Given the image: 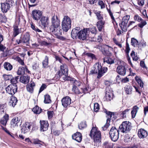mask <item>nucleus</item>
<instances>
[{
    "instance_id": "f257e3e1",
    "label": "nucleus",
    "mask_w": 148,
    "mask_h": 148,
    "mask_svg": "<svg viewBox=\"0 0 148 148\" xmlns=\"http://www.w3.org/2000/svg\"><path fill=\"white\" fill-rule=\"evenodd\" d=\"M51 25L49 28L51 32L56 36L62 35V30L60 29V21L56 15H54L51 19Z\"/></svg>"
},
{
    "instance_id": "f03ea898",
    "label": "nucleus",
    "mask_w": 148,
    "mask_h": 148,
    "mask_svg": "<svg viewBox=\"0 0 148 148\" xmlns=\"http://www.w3.org/2000/svg\"><path fill=\"white\" fill-rule=\"evenodd\" d=\"M88 32L86 28L82 30L79 27H76L72 29L71 32V37L73 39L77 38L80 40H84L86 39Z\"/></svg>"
},
{
    "instance_id": "7ed1b4c3",
    "label": "nucleus",
    "mask_w": 148,
    "mask_h": 148,
    "mask_svg": "<svg viewBox=\"0 0 148 148\" xmlns=\"http://www.w3.org/2000/svg\"><path fill=\"white\" fill-rule=\"evenodd\" d=\"M107 70V67H102L100 64L96 63L91 68L89 75H90L97 74V77L99 79L103 76Z\"/></svg>"
},
{
    "instance_id": "20e7f679",
    "label": "nucleus",
    "mask_w": 148,
    "mask_h": 148,
    "mask_svg": "<svg viewBox=\"0 0 148 148\" xmlns=\"http://www.w3.org/2000/svg\"><path fill=\"white\" fill-rule=\"evenodd\" d=\"M60 70L58 71L54 79H55V78L57 77L56 79L58 80L63 75L64 76L62 77L63 79L66 81V80L65 78L67 77H69L68 76V69L67 66L65 64H62V65H60Z\"/></svg>"
},
{
    "instance_id": "39448f33",
    "label": "nucleus",
    "mask_w": 148,
    "mask_h": 148,
    "mask_svg": "<svg viewBox=\"0 0 148 148\" xmlns=\"http://www.w3.org/2000/svg\"><path fill=\"white\" fill-rule=\"evenodd\" d=\"M97 129V127H93L90 134V136L93 138L94 142L96 143L100 142L101 140V132Z\"/></svg>"
},
{
    "instance_id": "423d86ee",
    "label": "nucleus",
    "mask_w": 148,
    "mask_h": 148,
    "mask_svg": "<svg viewBox=\"0 0 148 148\" xmlns=\"http://www.w3.org/2000/svg\"><path fill=\"white\" fill-rule=\"evenodd\" d=\"M71 26V20L67 16H64L62 22V27L64 31L66 32L70 29Z\"/></svg>"
},
{
    "instance_id": "0eeeda50",
    "label": "nucleus",
    "mask_w": 148,
    "mask_h": 148,
    "mask_svg": "<svg viewBox=\"0 0 148 148\" xmlns=\"http://www.w3.org/2000/svg\"><path fill=\"white\" fill-rule=\"evenodd\" d=\"M119 130L115 127H112L109 132L110 137L114 142L116 141L119 138Z\"/></svg>"
},
{
    "instance_id": "6e6552de",
    "label": "nucleus",
    "mask_w": 148,
    "mask_h": 148,
    "mask_svg": "<svg viewBox=\"0 0 148 148\" xmlns=\"http://www.w3.org/2000/svg\"><path fill=\"white\" fill-rule=\"evenodd\" d=\"M131 123L129 122H123L119 127V129L121 132L126 133L130 131L131 128Z\"/></svg>"
},
{
    "instance_id": "1a4fd4ad",
    "label": "nucleus",
    "mask_w": 148,
    "mask_h": 148,
    "mask_svg": "<svg viewBox=\"0 0 148 148\" xmlns=\"http://www.w3.org/2000/svg\"><path fill=\"white\" fill-rule=\"evenodd\" d=\"M31 15L33 19L38 21L42 16V12L38 10H34L32 11Z\"/></svg>"
},
{
    "instance_id": "9d476101",
    "label": "nucleus",
    "mask_w": 148,
    "mask_h": 148,
    "mask_svg": "<svg viewBox=\"0 0 148 148\" xmlns=\"http://www.w3.org/2000/svg\"><path fill=\"white\" fill-rule=\"evenodd\" d=\"M17 86L10 85L6 88L5 90L7 93L12 95L17 92Z\"/></svg>"
},
{
    "instance_id": "9b49d317",
    "label": "nucleus",
    "mask_w": 148,
    "mask_h": 148,
    "mask_svg": "<svg viewBox=\"0 0 148 148\" xmlns=\"http://www.w3.org/2000/svg\"><path fill=\"white\" fill-rule=\"evenodd\" d=\"M39 20L40 25L44 28L46 27L49 23V18L47 16H42Z\"/></svg>"
},
{
    "instance_id": "f8f14e48",
    "label": "nucleus",
    "mask_w": 148,
    "mask_h": 148,
    "mask_svg": "<svg viewBox=\"0 0 148 148\" xmlns=\"http://www.w3.org/2000/svg\"><path fill=\"white\" fill-rule=\"evenodd\" d=\"M71 99L70 97L68 96H66L63 98L61 102L62 105L64 108H67L69 106L71 103Z\"/></svg>"
},
{
    "instance_id": "ddd939ff",
    "label": "nucleus",
    "mask_w": 148,
    "mask_h": 148,
    "mask_svg": "<svg viewBox=\"0 0 148 148\" xmlns=\"http://www.w3.org/2000/svg\"><path fill=\"white\" fill-rule=\"evenodd\" d=\"M113 49L111 47L107 45H105L104 46L103 53L105 55L110 56L112 55L111 51Z\"/></svg>"
},
{
    "instance_id": "4468645a",
    "label": "nucleus",
    "mask_w": 148,
    "mask_h": 148,
    "mask_svg": "<svg viewBox=\"0 0 148 148\" xmlns=\"http://www.w3.org/2000/svg\"><path fill=\"white\" fill-rule=\"evenodd\" d=\"M40 129L41 131L44 132L47 131L48 129L49 124L47 121H40Z\"/></svg>"
},
{
    "instance_id": "2eb2a0df",
    "label": "nucleus",
    "mask_w": 148,
    "mask_h": 148,
    "mask_svg": "<svg viewBox=\"0 0 148 148\" xmlns=\"http://www.w3.org/2000/svg\"><path fill=\"white\" fill-rule=\"evenodd\" d=\"M66 81H70L73 85V87H78L81 84V82L76 80L73 78L71 77H67L65 78Z\"/></svg>"
},
{
    "instance_id": "dca6fc26",
    "label": "nucleus",
    "mask_w": 148,
    "mask_h": 148,
    "mask_svg": "<svg viewBox=\"0 0 148 148\" xmlns=\"http://www.w3.org/2000/svg\"><path fill=\"white\" fill-rule=\"evenodd\" d=\"M23 41V44L24 45L28 46L29 44L30 36L28 33L25 34L23 36L21 37Z\"/></svg>"
},
{
    "instance_id": "f3484780",
    "label": "nucleus",
    "mask_w": 148,
    "mask_h": 148,
    "mask_svg": "<svg viewBox=\"0 0 148 148\" xmlns=\"http://www.w3.org/2000/svg\"><path fill=\"white\" fill-rule=\"evenodd\" d=\"M138 135L139 138H144L147 136V132L144 129L141 128L138 130Z\"/></svg>"
},
{
    "instance_id": "a211bd4d",
    "label": "nucleus",
    "mask_w": 148,
    "mask_h": 148,
    "mask_svg": "<svg viewBox=\"0 0 148 148\" xmlns=\"http://www.w3.org/2000/svg\"><path fill=\"white\" fill-rule=\"evenodd\" d=\"M73 139L75 140L79 143L80 142L82 139V136L79 132H77L72 136Z\"/></svg>"
},
{
    "instance_id": "6ab92c4d",
    "label": "nucleus",
    "mask_w": 148,
    "mask_h": 148,
    "mask_svg": "<svg viewBox=\"0 0 148 148\" xmlns=\"http://www.w3.org/2000/svg\"><path fill=\"white\" fill-rule=\"evenodd\" d=\"M117 72L119 74L124 75L126 73V69L125 66L119 65L116 69Z\"/></svg>"
},
{
    "instance_id": "aec40b11",
    "label": "nucleus",
    "mask_w": 148,
    "mask_h": 148,
    "mask_svg": "<svg viewBox=\"0 0 148 148\" xmlns=\"http://www.w3.org/2000/svg\"><path fill=\"white\" fill-rule=\"evenodd\" d=\"M10 8V4L6 2L1 4V9L2 11L3 12H6Z\"/></svg>"
},
{
    "instance_id": "412c9836",
    "label": "nucleus",
    "mask_w": 148,
    "mask_h": 148,
    "mask_svg": "<svg viewBox=\"0 0 148 148\" xmlns=\"http://www.w3.org/2000/svg\"><path fill=\"white\" fill-rule=\"evenodd\" d=\"M104 21L103 20H99L97 22L96 25L99 31H102L103 28L104 27Z\"/></svg>"
},
{
    "instance_id": "4be33fe9",
    "label": "nucleus",
    "mask_w": 148,
    "mask_h": 148,
    "mask_svg": "<svg viewBox=\"0 0 148 148\" xmlns=\"http://www.w3.org/2000/svg\"><path fill=\"white\" fill-rule=\"evenodd\" d=\"M35 86V83L33 82H31L30 84H28L27 85V91L30 93H33Z\"/></svg>"
},
{
    "instance_id": "5701e85b",
    "label": "nucleus",
    "mask_w": 148,
    "mask_h": 148,
    "mask_svg": "<svg viewBox=\"0 0 148 148\" xmlns=\"http://www.w3.org/2000/svg\"><path fill=\"white\" fill-rule=\"evenodd\" d=\"M114 60L109 57H105L103 58V61L104 64L106 63L110 65L114 63Z\"/></svg>"
},
{
    "instance_id": "b1692460",
    "label": "nucleus",
    "mask_w": 148,
    "mask_h": 148,
    "mask_svg": "<svg viewBox=\"0 0 148 148\" xmlns=\"http://www.w3.org/2000/svg\"><path fill=\"white\" fill-rule=\"evenodd\" d=\"M20 120L18 117L14 118L11 122V125L12 127H14L18 126V123L19 122Z\"/></svg>"
},
{
    "instance_id": "393cba45",
    "label": "nucleus",
    "mask_w": 148,
    "mask_h": 148,
    "mask_svg": "<svg viewBox=\"0 0 148 148\" xmlns=\"http://www.w3.org/2000/svg\"><path fill=\"white\" fill-rule=\"evenodd\" d=\"M18 101L17 98L14 96H12L9 102V105L10 106L14 107Z\"/></svg>"
},
{
    "instance_id": "a878e982",
    "label": "nucleus",
    "mask_w": 148,
    "mask_h": 148,
    "mask_svg": "<svg viewBox=\"0 0 148 148\" xmlns=\"http://www.w3.org/2000/svg\"><path fill=\"white\" fill-rule=\"evenodd\" d=\"M30 79V77L28 75L21 77H20V81L23 83L25 84L28 83Z\"/></svg>"
},
{
    "instance_id": "bb28decb",
    "label": "nucleus",
    "mask_w": 148,
    "mask_h": 148,
    "mask_svg": "<svg viewBox=\"0 0 148 148\" xmlns=\"http://www.w3.org/2000/svg\"><path fill=\"white\" fill-rule=\"evenodd\" d=\"M8 119L9 115L6 114L3 116L2 119L1 120L0 123L2 125L5 126Z\"/></svg>"
},
{
    "instance_id": "cd10ccee",
    "label": "nucleus",
    "mask_w": 148,
    "mask_h": 148,
    "mask_svg": "<svg viewBox=\"0 0 148 148\" xmlns=\"http://www.w3.org/2000/svg\"><path fill=\"white\" fill-rule=\"evenodd\" d=\"M107 88L106 89V93L105 97L106 101H110L112 98V93L111 92H108Z\"/></svg>"
},
{
    "instance_id": "c85d7f7f",
    "label": "nucleus",
    "mask_w": 148,
    "mask_h": 148,
    "mask_svg": "<svg viewBox=\"0 0 148 148\" xmlns=\"http://www.w3.org/2000/svg\"><path fill=\"white\" fill-rule=\"evenodd\" d=\"M138 109L139 108L136 106H134L131 112L132 117V118H134L135 117Z\"/></svg>"
},
{
    "instance_id": "c756f323",
    "label": "nucleus",
    "mask_w": 148,
    "mask_h": 148,
    "mask_svg": "<svg viewBox=\"0 0 148 148\" xmlns=\"http://www.w3.org/2000/svg\"><path fill=\"white\" fill-rule=\"evenodd\" d=\"M21 31L18 28L17 25L14 26L13 27V36L14 37L16 36L21 32Z\"/></svg>"
},
{
    "instance_id": "7c9ffc66",
    "label": "nucleus",
    "mask_w": 148,
    "mask_h": 148,
    "mask_svg": "<svg viewBox=\"0 0 148 148\" xmlns=\"http://www.w3.org/2000/svg\"><path fill=\"white\" fill-rule=\"evenodd\" d=\"M49 64V58L46 56L45 57L44 59L42 62V67L43 68H47L48 67Z\"/></svg>"
},
{
    "instance_id": "2f4dec72",
    "label": "nucleus",
    "mask_w": 148,
    "mask_h": 148,
    "mask_svg": "<svg viewBox=\"0 0 148 148\" xmlns=\"http://www.w3.org/2000/svg\"><path fill=\"white\" fill-rule=\"evenodd\" d=\"M104 112L107 115V121H109V122H110L112 115L114 116V114H113L112 112L108 111L106 109L104 110Z\"/></svg>"
},
{
    "instance_id": "473e14b6",
    "label": "nucleus",
    "mask_w": 148,
    "mask_h": 148,
    "mask_svg": "<svg viewBox=\"0 0 148 148\" xmlns=\"http://www.w3.org/2000/svg\"><path fill=\"white\" fill-rule=\"evenodd\" d=\"M125 89L127 94L129 95L132 93V88L131 86L129 85H126L125 87Z\"/></svg>"
},
{
    "instance_id": "72a5a7b5",
    "label": "nucleus",
    "mask_w": 148,
    "mask_h": 148,
    "mask_svg": "<svg viewBox=\"0 0 148 148\" xmlns=\"http://www.w3.org/2000/svg\"><path fill=\"white\" fill-rule=\"evenodd\" d=\"M19 78V76H16L15 78H12L10 80L11 83V85H14L15 86H17V85L16 84L18 82Z\"/></svg>"
},
{
    "instance_id": "f704fd0d",
    "label": "nucleus",
    "mask_w": 148,
    "mask_h": 148,
    "mask_svg": "<svg viewBox=\"0 0 148 148\" xmlns=\"http://www.w3.org/2000/svg\"><path fill=\"white\" fill-rule=\"evenodd\" d=\"M4 69L7 71H10L12 69V66L9 63L5 62L3 64Z\"/></svg>"
},
{
    "instance_id": "c9c22d12",
    "label": "nucleus",
    "mask_w": 148,
    "mask_h": 148,
    "mask_svg": "<svg viewBox=\"0 0 148 148\" xmlns=\"http://www.w3.org/2000/svg\"><path fill=\"white\" fill-rule=\"evenodd\" d=\"M131 44L134 47H139V44L138 41L135 38H132L131 39Z\"/></svg>"
},
{
    "instance_id": "e433bc0d",
    "label": "nucleus",
    "mask_w": 148,
    "mask_h": 148,
    "mask_svg": "<svg viewBox=\"0 0 148 148\" xmlns=\"http://www.w3.org/2000/svg\"><path fill=\"white\" fill-rule=\"evenodd\" d=\"M127 23H124V22L122 21L121 23L119 24V26L121 27V29L124 32H125L127 31Z\"/></svg>"
},
{
    "instance_id": "4c0bfd02",
    "label": "nucleus",
    "mask_w": 148,
    "mask_h": 148,
    "mask_svg": "<svg viewBox=\"0 0 148 148\" xmlns=\"http://www.w3.org/2000/svg\"><path fill=\"white\" fill-rule=\"evenodd\" d=\"M32 111L35 114H39L42 112V109L37 106H36L33 108Z\"/></svg>"
},
{
    "instance_id": "58836bf2",
    "label": "nucleus",
    "mask_w": 148,
    "mask_h": 148,
    "mask_svg": "<svg viewBox=\"0 0 148 148\" xmlns=\"http://www.w3.org/2000/svg\"><path fill=\"white\" fill-rule=\"evenodd\" d=\"M87 32L88 31L90 32L92 34L95 35L96 34L97 30L96 27H93L91 28H86Z\"/></svg>"
},
{
    "instance_id": "ea45409f",
    "label": "nucleus",
    "mask_w": 148,
    "mask_h": 148,
    "mask_svg": "<svg viewBox=\"0 0 148 148\" xmlns=\"http://www.w3.org/2000/svg\"><path fill=\"white\" fill-rule=\"evenodd\" d=\"M7 106L6 103L3 104H0V114H2L4 113L5 112V109L7 108Z\"/></svg>"
},
{
    "instance_id": "a19ab883",
    "label": "nucleus",
    "mask_w": 148,
    "mask_h": 148,
    "mask_svg": "<svg viewBox=\"0 0 148 148\" xmlns=\"http://www.w3.org/2000/svg\"><path fill=\"white\" fill-rule=\"evenodd\" d=\"M78 127L79 129L82 130L87 127V124L86 121H83L81 122L78 125Z\"/></svg>"
},
{
    "instance_id": "79ce46f5",
    "label": "nucleus",
    "mask_w": 148,
    "mask_h": 148,
    "mask_svg": "<svg viewBox=\"0 0 148 148\" xmlns=\"http://www.w3.org/2000/svg\"><path fill=\"white\" fill-rule=\"evenodd\" d=\"M51 100L49 95H45V99L44 103H49L51 102Z\"/></svg>"
},
{
    "instance_id": "37998d69",
    "label": "nucleus",
    "mask_w": 148,
    "mask_h": 148,
    "mask_svg": "<svg viewBox=\"0 0 148 148\" xmlns=\"http://www.w3.org/2000/svg\"><path fill=\"white\" fill-rule=\"evenodd\" d=\"M25 73V70L24 68L23 67H20L18 69L17 72V74L18 75L23 74Z\"/></svg>"
},
{
    "instance_id": "c03bdc74",
    "label": "nucleus",
    "mask_w": 148,
    "mask_h": 148,
    "mask_svg": "<svg viewBox=\"0 0 148 148\" xmlns=\"http://www.w3.org/2000/svg\"><path fill=\"white\" fill-rule=\"evenodd\" d=\"M130 55L134 60L137 61L139 59V58L137 56L135 55V52L133 51H132L131 52Z\"/></svg>"
},
{
    "instance_id": "a18cd8bd",
    "label": "nucleus",
    "mask_w": 148,
    "mask_h": 148,
    "mask_svg": "<svg viewBox=\"0 0 148 148\" xmlns=\"http://www.w3.org/2000/svg\"><path fill=\"white\" fill-rule=\"evenodd\" d=\"M95 14L97 17V18L99 20H103V18L102 16L101 15L100 12H96Z\"/></svg>"
},
{
    "instance_id": "49530a36",
    "label": "nucleus",
    "mask_w": 148,
    "mask_h": 148,
    "mask_svg": "<svg viewBox=\"0 0 148 148\" xmlns=\"http://www.w3.org/2000/svg\"><path fill=\"white\" fill-rule=\"evenodd\" d=\"M130 110V109H126L122 112L121 115L122 116L123 118L126 117V115L129 113V112Z\"/></svg>"
},
{
    "instance_id": "de8ad7c7",
    "label": "nucleus",
    "mask_w": 148,
    "mask_h": 148,
    "mask_svg": "<svg viewBox=\"0 0 148 148\" xmlns=\"http://www.w3.org/2000/svg\"><path fill=\"white\" fill-rule=\"evenodd\" d=\"M130 18V16L128 15H126L123 17L122 19V21L127 24L128 21Z\"/></svg>"
},
{
    "instance_id": "09e8293b",
    "label": "nucleus",
    "mask_w": 148,
    "mask_h": 148,
    "mask_svg": "<svg viewBox=\"0 0 148 148\" xmlns=\"http://www.w3.org/2000/svg\"><path fill=\"white\" fill-rule=\"evenodd\" d=\"M32 123L28 122H26L25 124L23 125L22 126L26 127V128L29 129V130L31 128V127Z\"/></svg>"
},
{
    "instance_id": "8fccbe9b",
    "label": "nucleus",
    "mask_w": 148,
    "mask_h": 148,
    "mask_svg": "<svg viewBox=\"0 0 148 148\" xmlns=\"http://www.w3.org/2000/svg\"><path fill=\"white\" fill-rule=\"evenodd\" d=\"M3 77L4 78V79L5 80H8L10 79H11V78L12 77V76L11 75H3Z\"/></svg>"
},
{
    "instance_id": "3c124183",
    "label": "nucleus",
    "mask_w": 148,
    "mask_h": 148,
    "mask_svg": "<svg viewBox=\"0 0 148 148\" xmlns=\"http://www.w3.org/2000/svg\"><path fill=\"white\" fill-rule=\"evenodd\" d=\"M72 91L77 94H79L80 93H82V92L79 91L77 87H73L72 88Z\"/></svg>"
},
{
    "instance_id": "603ef678",
    "label": "nucleus",
    "mask_w": 148,
    "mask_h": 148,
    "mask_svg": "<svg viewBox=\"0 0 148 148\" xmlns=\"http://www.w3.org/2000/svg\"><path fill=\"white\" fill-rule=\"evenodd\" d=\"M31 27L32 29L37 32H42V31L38 28L37 27L35 26L34 25L32 24L31 25Z\"/></svg>"
},
{
    "instance_id": "864d4df0",
    "label": "nucleus",
    "mask_w": 148,
    "mask_h": 148,
    "mask_svg": "<svg viewBox=\"0 0 148 148\" xmlns=\"http://www.w3.org/2000/svg\"><path fill=\"white\" fill-rule=\"evenodd\" d=\"M99 109V105L98 103H94V111L95 112H97Z\"/></svg>"
},
{
    "instance_id": "5fc2aeb1",
    "label": "nucleus",
    "mask_w": 148,
    "mask_h": 148,
    "mask_svg": "<svg viewBox=\"0 0 148 148\" xmlns=\"http://www.w3.org/2000/svg\"><path fill=\"white\" fill-rule=\"evenodd\" d=\"M0 20L2 22H5L6 21V18L4 15H0Z\"/></svg>"
},
{
    "instance_id": "6e6d98bb",
    "label": "nucleus",
    "mask_w": 148,
    "mask_h": 148,
    "mask_svg": "<svg viewBox=\"0 0 148 148\" xmlns=\"http://www.w3.org/2000/svg\"><path fill=\"white\" fill-rule=\"evenodd\" d=\"M86 55L88 56L91 58L92 59H96V58L95 55L92 53H86Z\"/></svg>"
},
{
    "instance_id": "4d7b16f0",
    "label": "nucleus",
    "mask_w": 148,
    "mask_h": 148,
    "mask_svg": "<svg viewBox=\"0 0 148 148\" xmlns=\"http://www.w3.org/2000/svg\"><path fill=\"white\" fill-rule=\"evenodd\" d=\"M113 41L115 44L117 45L119 48H121L122 45L119 42L117 41V40L115 38L113 39Z\"/></svg>"
},
{
    "instance_id": "13d9d810",
    "label": "nucleus",
    "mask_w": 148,
    "mask_h": 148,
    "mask_svg": "<svg viewBox=\"0 0 148 148\" xmlns=\"http://www.w3.org/2000/svg\"><path fill=\"white\" fill-rule=\"evenodd\" d=\"M130 50V48L129 47V44L127 42H126V49L125 51L126 54L128 55L129 53Z\"/></svg>"
},
{
    "instance_id": "bf43d9fd",
    "label": "nucleus",
    "mask_w": 148,
    "mask_h": 148,
    "mask_svg": "<svg viewBox=\"0 0 148 148\" xmlns=\"http://www.w3.org/2000/svg\"><path fill=\"white\" fill-rule=\"evenodd\" d=\"M147 24V23L145 21H143L141 22L138 24L139 27L142 28L143 27Z\"/></svg>"
},
{
    "instance_id": "052dcab7",
    "label": "nucleus",
    "mask_w": 148,
    "mask_h": 148,
    "mask_svg": "<svg viewBox=\"0 0 148 148\" xmlns=\"http://www.w3.org/2000/svg\"><path fill=\"white\" fill-rule=\"evenodd\" d=\"M110 122H109V121H106V123L105 125L102 127L103 130H106L107 128H108V127L110 125Z\"/></svg>"
},
{
    "instance_id": "680f3d73",
    "label": "nucleus",
    "mask_w": 148,
    "mask_h": 148,
    "mask_svg": "<svg viewBox=\"0 0 148 148\" xmlns=\"http://www.w3.org/2000/svg\"><path fill=\"white\" fill-rule=\"evenodd\" d=\"M33 141V143L35 144H37L40 145H42V144L40 143L42 142L38 139H34Z\"/></svg>"
},
{
    "instance_id": "e2e57ef3",
    "label": "nucleus",
    "mask_w": 148,
    "mask_h": 148,
    "mask_svg": "<svg viewBox=\"0 0 148 148\" xmlns=\"http://www.w3.org/2000/svg\"><path fill=\"white\" fill-rule=\"evenodd\" d=\"M29 129L26 128V127H25L24 126H22L21 128L22 132L23 134H25L27 132L29 131Z\"/></svg>"
},
{
    "instance_id": "0e129e2a",
    "label": "nucleus",
    "mask_w": 148,
    "mask_h": 148,
    "mask_svg": "<svg viewBox=\"0 0 148 148\" xmlns=\"http://www.w3.org/2000/svg\"><path fill=\"white\" fill-rule=\"evenodd\" d=\"M108 12L110 16L112 19V20L114 21V22H115V20L114 18L113 15V14L112 12H111V11L110 9H107Z\"/></svg>"
},
{
    "instance_id": "69168bd1",
    "label": "nucleus",
    "mask_w": 148,
    "mask_h": 148,
    "mask_svg": "<svg viewBox=\"0 0 148 148\" xmlns=\"http://www.w3.org/2000/svg\"><path fill=\"white\" fill-rule=\"evenodd\" d=\"M46 86L45 84H42L40 88L39 93H40L44 89L46 88Z\"/></svg>"
},
{
    "instance_id": "338daca9",
    "label": "nucleus",
    "mask_w": 148,
    "mask_h": 148,
    "mask_svg": "<svg viewBox=\"0 0 148 148\" xmlns=\"http://www.w3.org/2000/svg\"><path fill=\"white\" fill-rule=\"evenodd\" d=\"M53 111H48L47 112L48 116L49 119H51L53 117Z\"/></svg>"
},
{
    "instance_id": "774afa93",
    "label": "nucleus",
    "mask_w": 148,
    "mask_h": 148,
    "mask_svg": "<svg viewBox=\"0 0 148 148\" xmlns=\"http://www.w3.org/2000/svg\"><path fill=\"white\" fill-rule=\"evenodd\" d=\"M21 43L23 44V41L21 37L19 39H17L16 40V45H19Z\"/></svg>"
}]
</instances>
